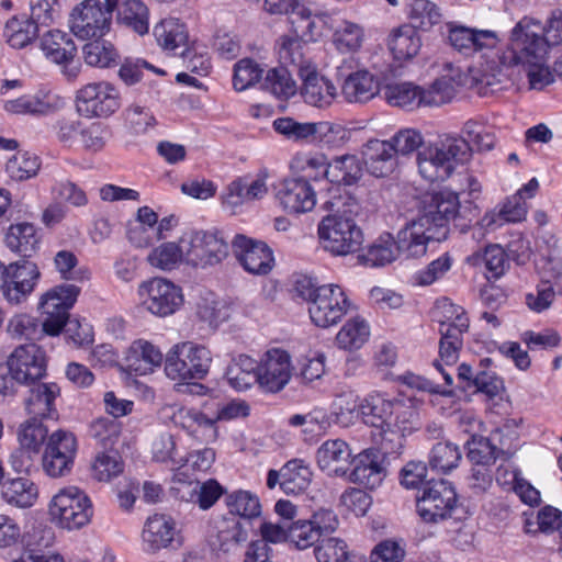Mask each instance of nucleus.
Here are the masks:
<instances>
[{"label": "nucleus", "mask_w": 562, "mask_h": 562, "mask_svg": "<svg viewBox=\"0 0 562 562\" xmlns=\"http://www.w3.org/2000/svg\"><path fill=\"white\" fill-rule=\"evenodd\" d=\"M550 48L542 34L541 21L532 16L520 19L509 33L505 48L498 45L487 56L490 75L480 79L486 87L487 94L501 89L507 75L505 69L520 66L528 77L530 88L542 90L553 83V74L548 65Z\"/></svg>", "instance_id": "obj_1"}, {"label": "nucleus", "mask_w": 562, "mask_h": 562, "mask_svg": "<svg viewBox=\"0 0 562 562\" xmlns=\"http://www.w3.org/2000/svg\"><path fill=\"white\" fill-rule=\"evenodd\" d=\"M459 195L451 191L437 192L417 220L397 234L396 250L406 257H422L429 241H443L450 233V222L459 214Z\"/></svg>", "instance_id": "obj_2"}, {"label": "nucleus", "mask_w": 562, "mask_h": 562, "mask_svg": "<svg viewBox=\"0 0 562 562\" xmlns=\"http://www.w3.org/2000/svg\"><path fill=\"white\" fill-rule=\"evenodd\" d=\"M471 151L472 147L465 138L454 135L441 136L418 151V172L431 183L443 182L453 175L458 166L470 159Z\"/></svg>", "instance_id": "obj_3"}, {"label": "nucleus", "mask_w": 562, "mask_h": 562, "mask_svg": "<svg viewBox=\"0 0 562 562\" xmlns=\"http://www.w3.org/2000/svg\"><path fill=\"white\" fill-rule=\"evenodd\" d=\"M295 290L308 302L312 322L322 328L336 325L350 307V301L342 288L337 284L315 286L310 279L304 277L296 280Z\"/></svg>", "instance_id": "obj_4"}, {"label": "nucleus", "mask_w": 562, "mask_h": 562, "mask_svg": "<svg viewBox=\"0 0 562 562\" xmlns=\"http://www.w3.org/2000/svg\"><path fill=\"white\" fill-rule=\"evenodd\" d=\"M450 44L459 52L470 54L472 52L480 53V63L469 69V87L475 90L481 95H486L485 83L480 79L490 75L487 69L488 59L493 58L487 56L494 52L499 45V38L494 31L490 30H475L465 26H453L449 30L448 35Z\"/></svg>", "instance_id": "obj_5"}, {"label": "nucleus", "mask_w": 562, "mask_h": 562, "mask_svg": "<svg viewBox=\"0 0 562 562\" xmlns=\"http://www.w3.org/2000/svg\"><path fill=\"white\" fill-rule=\"evenodd\" d=\"M249 406L244 402H231L218 406L212 413L195 408H180L173 414V423L201 443H212L218 437L217 422L245 417Z\"/></svg>", "instance_id": "obj_6"}, {"label": "nucleus", "mask_w": 562, "mask_h": 562, "mask_svg": "<svg viewBox=\"0 0 562 562\" xmlns=\"http://www.w3.org/2000/svg\"><path fill=\"white\" fill-rule=\"evenodd\" d=\"M212 352L193 341L176 344L166 355L165 372L172 381L203 380L212 364Z\"/></svg>", "instance_id": "obj_7"}, {"label": "nucleus", "mask_w": 562, "mask_h": 562, "mask_svg": "<svg viewBox=\"0 0 562 562\" xmlns=\"http://www.w3.org/2000/svg\"><path fill=\"white\" fill-rule=\"evenodd\" d=\"M50 520L61 529L79 530L87 526L93 515L88 495L77 486L60 488L48 504Z\"/></svg>", "instance_id": "obj_8"}, {"label": "nucleus", "mask_w": 562, "mask_h": 562, "mask_svg": "<svg viewBox=\"0 0 562 562\" xmlns=\"http://www.w3.org/2000/svg\"><path fill=\"white\" fill-rule=\"evenodd\" d=\"M318 237L323 248L334 256L355 254L363 243V233L356 221L339 214H329L321 221Z\"/></svg>", "instance_id": "obj_9"}, {"label": "nucleus", "mask_w": 562, "mask_h": 562, "mask_svg": "<svg viewBox=\"0 0 562 562\" xmlns=\"http://www.w3.org/2000/svg\"><path fill=\"white\" fill-rule=\"evenodd\" d=\"M184 260L193 267L221 263L229 252L228 243L217 232H190L182 235Z\"/></svg>", "instance_id": "obj_10"}, {"label": "nucleus", "mask_w": 562, "mask_h": 562, "mask_svg": "<svg viewBox=\"0 0 562 562\" xmlns=\"http://www.w3.org/2000/svg\"><path fill=\"white\" fill-rule=\"evenodd\" d=\"M41 277L37 266L29 260L4 265L0 261V292L11 305H19L34 291Z\"/></svg>", "instance_id": "obj_11"}, {"label": "nucleus", "mask_w": 562, "mask_h": 562, "mask_svg": "<svg viewBox=\"0 0 562 562\" xmlns=\"http://www.w3.org/2000/svg\"><path fill=\"white\" fill-rule=\"evenodd\" d=\"M442 311L445 319H439V344L440 363L446 366L454 364L459 359V351L462 347V335L469 329V318L462 307L451 302L443 301L438 306Z\"/></svg>", "instance_id": "obj_12"}, {"label": "nucleus", "mask_w": 562, "mask_h": 562, "mask_svg": "<svg viewBox=\"0 0 562 562\" xmlns=\"http://www.w3.org/2000/svg\"><path fill=\"white\" fill-rule=\"evenodd\" d=\"M76 108L79 114L86 117H109L120 106V93L108 81L89 82L76 93Z\"/></svg>", "instance_id": "obj_13"}, {"label": "nucleus", "mask_w": 562, "mask_h": 562, "mask_svg": "<svg viewBox=\"0 0 562 562\" xmlns=\"http://www.w3.org/2000/svg\"><path fill=\"white\" fill-rule=\"evenodd\" d=\"M458 498L454 487L447 480L429 481L417 496V513L426 522H436L451 516Z\"/></svg>", "instance_id": "obj_14"}, {"label": "nucleus", "mask_w": 562, "mask_h": 562, "mask_svg": "<svg viewBox=\"0 0 562 562\" xmlns=\"http://www.w3.org/2000/svg\"><path fill=\"white\" fill-rule=\"evenodd\" d=\"M80 289L74 284L56 285L41 299L40 307L46 314L43 330L49 336H57L65 327L69 310L77 301Z\"/></svg>", "instance_id": "obj_15"}, {"label": "nucleus", "mask_w": 562, "mask_h": 562, "mask_svg": "<svg viewBox=\"0 0 562 562\" xmlns=\"http://www.w3.org/2000/svg\"><path fill=\"white\" fill-rule=\"evenodd\" d=\"M77 453L72 432L58 429L49 435L42 457L44 472L50 477H63L71 472Z\"/></svg>", "instance_id": "obj_16"}, {"label": "nucleus", "mask_w": 562, "mask_h": 562, "mask_svg": "<svg viewBox=\"0 0 562 562\" xmlns=\"http://www.w3.org/2000/svg\"><path fill=\"white\" fill-rule=\"evenodd\" d=\"M111 20L99 0H83L71 10L69 27L81 40L102 37L110 30Z\"/></svg>", "instance_id": "obj_17"}, {"label": "nucleus", "mask_w": 562, "mask_h": 562, "mask_svg": "<svg viewBox=\"0 0 562 562\" xmlns=\"http://www.w3.org/2000/svg\"><path fill=\"white\" fill-rule=\"evenodd\" d=\"M408 413L414 416L412 406H406L401 401H393L385 397L384 394L372 392L360 402V416L366 425L380 429L383 440H392L387 435H394L390 429L389 419L394 413Z\"/></svg>", "instance_id": "obj_18"}, {"label": "nucleus", "mask_w": 562, "mask_h": 562, "mask_svg": "<svg viewBox=\"0 0 562 562\" xmlns=\"http://www.w3.org/2000/svg\"><path fill=\"white\" fill-rule=\"evenodd\" d=\"M139 295L145 297L146 308L157 316L173 314L183 302L181 289L162 278L143 282L139 285Z\"/></svg>", "instance_id": "obj_19"}, {"label": "nucleus", "mask_w": 562, "mask_h": 562, "mask_svg": "<svg viewBox=\"0 0 562 562\" xmlns=\"http://www.w3.org/2000/svg\"><path fill=\"white\" fill-rule=\"evenodd\" d=\"M48 428L40 419L30 418L18 430L19 449L11 454V464L16 472L27 471L33 458L37 456L45 440Z\"/></svg>", "instance_id": "obj_20"}, {"label": "nucleus", "mask_w": 562, "mask_h": 562, "mask_svg": "<svg viewBox=\"0 0 562 562\" xmlns=\"http://www.w3.org/2000/svg\"><path fill=\"white\" fill-rule=\"evenodd\" d=\"M20 384H31L42 379L46 372L45 351L36 344L16 347L7 360Z\"/></svg>", "instance_id": "obj_21"}, {"label": "nucleus", "mask_w": 562, "mask_h": 562, "mask_svg": "<svg viewBox=\"0 0 562 562\" xmlns=\"http://www.w3.org/2000/svg\"><path fill=\"white\" fill-rule=\"evenodd\" d=\"M232 247L239 263L247 272L263 276L271 271L274 258L266 243L245 235H236Z\"/></svg>", "instance_id": "obj_22"}, {"label": "nucleus", "mask_w": 562, "mask_h": 562, "mask_svg": "<svg viewBox=\"0 0 562 562\" xmlns=\"http://www.w3.org/2000/svg\"><path fill=\"white\" fill-rule=\"evenodd\" d=\"M282 209L290 214L312 211L316 205V192L306 177L284 179L276 193Z\"/></svg>", "instance_id": "obj_23"}, {"label": "nucleus", "mask_w": 562, "mask_h": 562, "mask_svg": "<svg viewBox=\"0 0 562 562\" xmlns=\"http://www.w3.org/2000/svg\"><path fill=\"white\" fill-rule=\"evenodd\" d=\"M290 355L278 348L266 351L258 363L259 385L268 392H279L291 379Z\"/></svg>", "instance_id": "obj_24"}, {"label": "nucleus", "mask_w": 562, "mask_h": 562, "mask_svg": "<svg viewBox=\"0 0 562 562\" xmlns=\"http://www.w3.org/2000/svg\"><path fill=\"white\" fill-rule=\"evenodd\" d=\"M348 480L366 488L374 490L385 477L383 457L376 449L369 448L353 457Z\"/></svg>", "instance_id": "obj_25"}, {"label": "nucleus", "mask_w": 562, "mask_h": 562, "mask_svg": "<svg viewBox=\"0 0 562 562\" xmlns=\"http://www.w3.org/2000/svg\"><path fill=\"white\" fill-rule=\"evenodd\" d=\"M64 104V100L48 90H38L33 94H23L7 100L3 104L5 112L14 115H47Z\"/></svg>", "instance_id": "obj_26"}, {"label": "nucleus", "mask_w": 562, "mask_h": 562, "mask_svg": "<svg viewBox=\"0 0 562 562\" xmlns=\"http://www.w3.org/2000/svg\"><path fill=\"white\" fill-rule=\"evenodd\" d=\"M541 263H538L537 268L542 282L525 296L527 307L535 313H542L551 307L555 291L550 282L560 277L562 268L560 260H541Z\"/></svg>", "instance_id": "obj_27"}, {"label": "nucleus", "mask_w": 562, "mask_h": 562, "mask_svg": "<svg viewBox=\"0 0 562 562\" xmlns=\"http://www.w3.org/2000/svg\"><path fill=\"white\" fill-rule=\"evenodd\" d=\"M352 459L349 445L341 439L326 440L316 451L317 465L329 476H345Z\"/></svg>", "instance_id": "obj_28"}, {"label": "nucleus", "mask_w": 562, "mask_h": 562, "mask_svg": "<svg viewBox=\"0 0 562 562\" xmlns=\"http://www.w3.org/2000/svg\"><path fill=\"white\" fill-rule=\"evenodd\" d=\"M177 536L175 520L164 514H155L145 521L142 541L146 551L157 552L172 544Z\"/></svg>", "instance_id": "obj_29"}, {"label": "nucleus", "mask_w": 562, "mask_h": 562, "mask_svg": "<svg viewBox=\"0 0 562 562\" xmlns=\"http://www.w3.org/2000/svg\"><path fill=\"white\" fill-rule=\"evenodd\" d=\"M329 16L327 14H313L310 8L301 3L288 16L290 25L289 35L316 42L323 36Z\"/></svg>", "instance_id": "obj_30"}, {"label": "nucleus", "mask_w": 562, "mask_h": 562, "mask_svg": "<svg viewBox=\"0 0 562 562\" xmlns=\"http://www.w3.org/2000/svg\"><path fill=\"white\" fill-rule=\"evenodd\" d=\"M308 43L314 42L303 41V38L289 34L279 36L276 42V49L283 67H292L299 76L313 68L314 65L307 55Z\"/></svg>", "instance_id": "obj_31"}, {"label": "nucleus", "mask_w": 562, "mask_h": 562, "mask_svg": "<svg viewBox=\"0 0 562 562\" xmlns=\"http://www.w3.org/2000/svg\"><path fill=\"white\" fill-rule=\"evenodd\" d=\"M303 80L302 95L304 101L313 106L327 108L337 97L335 85L327 78L319 76L315 66L300 75Z\"/></svg>", "instance_id": "obj_32"}, {"label": "nucleus", "mask_w": 562, "mask_h": 562, "mask_svg": "<svg viewBox=\"0 0 562 562\" xmlns=\"http://www.w3.org/2000/svg\"><path fill=\"white\" fill-rule=\"evenodd\" d=\"M60 389L55 383H40L30 390L25 400V409L33 419L54 418L57 416L55 400Z\"/></svg>", "instance_id": "obj_33"}, {"label": "nucleus", "mask_w": 562, "mask_h": 562, "mask_svg": "<svg viewBox=\"0 0 562 562\" xmlns=\"http://www.w3.org/2000/svg\"><path fill=\"white\" fill-rule=\"evenodd\" d=\"M41 236L29 222L11 224L4 234L5 246L22 257H32L38 249Z\"/></svg>", "instance_id": "obj_34"}, {"label": "nucleus", "mask_w": 562, "mask_h": 562, "mask_svg": "<svg viewBox=\"0 0 562 562\" xmlns=\"http://www.w3.org/2000/svg\"><path fill=\"white\" fill-rule=\"evenodd\" d=\"M395 155L387 140H369L363 150L367 170L376 178L389 176L395 167Z\"/></svg>", "instance_id": "obj_35"}, {"label": "nucleus", "mask_w": 562, "mask_h": 562, "mask_svg": "<svg viewBox=\"0 0 562 562\" xmlns=\"http://www.w3.org/2000/svg\"><path fill=\"white\" fill-rule=\"evenodd\" d=\"M161 351L151 342L137 339L132 342L126 352V363L131 371L145 375L162 363Z\"/></svg>", "instance_id": "obj_36"}, {"label": "nucleus", "mask_w": 562, "mask_h": 562, "mask_svg": "<svg viewBox=\"0 0 562 562\" xmlns=\"http://www.w3.org/2000/svg\"><path fill=\"white\" fill-rule=\"evenodd\" d=\"M378 92V81L364 69L349 74L341 85V94L349 103H364L374 98Z\"/></svg>", "instance_id": "obj_37"}, {"label": "nucleus", "mask_w": 562, "mask_h": 562, "mask_svg": "<svg viewBox=\"0 0 562 562\" xmlns=\"http://www.w3.org/2000/svg\"><path fill=\"white\" fill-rule=\"evenodd\" d=\"M387 46L397 60L414 58L422 48V38L413 25L403 24L391 31Z\"/></svg>", "instance_id": "obj_38"}, {"label": "nucleus", "mask_w": 562, "mask_h": 562, "mask_svg": "<svg viewBox=\"0 0 562 562\" xmlns=\"http://www.w3.org/2000/svg\"><path fill=\"white\" fill-rule=\"evenodd\" d=\"M45 57L54 64L72 61L77 48L72 38L60 30L47 31L40 41Z\"/></svg>", "instance_id": "obj_39"}, {"label": "nucleus", "mask_w": 562, "mask_h": 562, "mask_svg": "<svg viewBox=\"0 0 562 562\" xmlns=\"http://www.w3.org/2000/svg\"><path fill=\"white\" fill-rule=\"evenodd\" d=\"M2 499L18 508L32 507L38 498L36 484L27 477H16L1 485Z\"/></svg>", "instance_id": "obj_40"}, {"label": "nucleus", "mask_w": 562, "mask_h": 562, "mask_svg": "<svg viewBox=\"0 0 562 562\" xmlns=\"http://www.w3.org/2000/svg\"><path fill=\"white\" fill-rule=\"evenodd\" d=\"M330 414L335 424L349 427L360 415V403L357 393L350 387H341L335 393L330 404Z\"/></svg>", "instance_id": "obj_41"}, {"label": "nucleus", "mask_w": 562, "mask_h": 562, "mask_svg": "<svg viewBox=\"0 0 562 562\" xmlns=\"http://www.w3.org/2000/svg\"><path fill=\"white\" fill-rule=\"evenodd\" d=\"M363 175L362 164L355 155H342L329 161L326 179L333 183L352 186Z\"/></svg>", "instance_id": "obj_42"}, {"label": "nucleus", "mask_w": 562, "mask_h": 562, "mask_svg": "<svg viewBox=\"0 0 562 562\" xmlns=\"http://www.w3.org/2000/svg\"><path fill=\"white\" fill-rule=\"evenodd\" d=\"M226 379L232 387L245 391L259 384L258 362L247 355H239L227 367Z\"/></svg>", "instance_id": "obj_43"}, {"label": "nucleus", "mask_w": 562, "mask_h": 562, "mask_svg": "<svg viewBox=\"0 0 562 562\" xmlns=\"http://www.w3.org/2000/svg\"><path fill=\"white\" fill-rule=\"evenodd\" d=\"M371 335L368 322L356 316L348 319L336 335V344L338 348L355 351L362 348L369 340Z\"/></svg>", "instance_id": "obj_44"}, {"label": "nucleus", "mask_w": 562, "mask_h": 562, "mask_svg": "<svg viewBox=\"0 0 562 562\" xmlns=\"http://www.w3.org/2000/svg\"><path fill=\"white\" fill-rule=\"evenodd\" d=\"M3 36L12 48L21 49L37 38L38 27L26 15H13L4 25Z\"/></svg>", "instance_id": "obj_45"}, {"label": "nucleus", "mask_w": 562, "mask_h": 562, "mask_svg": "<svg viewBox=\"0 0 562 562\" xmlns=\"http://www.w3.org/2000/svg\"><path fill=\"white\" fill-rule=\"evenodd\" d=\"M312 471L303 460H291L281 469L280 487L285 494L297 495L311 484Z\"/></svg>", "instance_id": "obj_46"}, {"label": "nucleus", "mask_w": 562, "mask_h": 562, "mask_svg": "<svg viewBox=\"0 0 562 562\" xmlns=\"http://www.w3.org/2000/svg\"><path fill=\"white\" fill-rule=\"evenodd\" d=\"M55 542L53 527L45 522H33L22 529L21 542L22 554H40L43 550L52 547Z\"/></svg>", "instance_id": "obj_47"}, {"label": "nucleus", "mask_w": 562, "mask_h": 562, "mask_svg": "<svg viewBox=\"0 0 562 562\" xmlns=\"http://www.w3.org/2000/svg\"><path fill=\"white\" fill-rule=\"evenodd\" d=\"M154 35L159 46L169 52L184 47L188 42L186 25L176 18L161 20L154 27Z\"/></svg>", "instance_id": "obj_48"}, {"label": "nucleus", "mask_w": 562, "mask_h": 562, "mask_svg": "<svg viewBox=\"0 0 562 562\" xmlns=\"http://www.w3.org/2000/svg\"><path fill=\"white\" fill-rule=\"evenodd\" d=\"M471 266H480L484 262L488 272L487 279H499L509 267L508 257L504 248L497 244L485 247L484 252H473L467 258Z\"/></svg>", "instance_id": "obj_49"}, {"label": "nucleus", "mask_w": 562, "mask_h": 562, "mask_svg": "<svg viewBox=\"0 0 562 562\" xmlns=\"http://www.w3.org/2000/svg\"><path fill=\"white\" fill-rule=\"evenodd\" d=\"M215 460V452L211 448H204L191 452L173 473V481L179 483H193L195 472L207 471Z\"/></svg>", "instance_id": "obj_50"}, {"label": "nucleus", "mask_w": 562, "mask_h": 562, "mask_svg": "<svg viewBox=\"0 0 562 562\" xmlns=\"http://www.w3.org/2000/svg\"><path fill=\"white\" fill-rule=\"evenodd\" d=\"M406 5L409 25L415 29L428 31L441 21L440 9L430 0H406Z\"/></svg>", "instance_id": "obj_51"}, {"label": "nucleus", "mask_w": 562, "mask_h": 562, "mask_svg": "<svg viewBox=\"0 0 562 562\" xmlns=\"http://www.w3.org/2000/svg\"><path fill=\"white\" fill-rule=\"evenodd\" d=\"M461 459L462 452L458 445L440 441L431 448L428 463L431 470L447 474L459 465Z\"/></svg>", "instance_id": "obj_52"}, {"label": "nucleus", "mask_w": 562, "mask_h": 562, "mask_svg": "<svg viewBox=\"0 0 562 562\" xmlns=\"http://www.w3.org/2000/svg\"><path fill=\"white\" fill-rule=\"evenodd\" d=\"M383 93L387 103L393 106L408 110L422 106L420 87L412 82L390 83Z\"/></svg>", "instance_id": "obj_53"}, {"label": "nucleus", "mask_w": 562, "mask_h": 562, "mask_svg": "<svg viewBox=\"0 0 562 562\" xmlns=\"http://www.w3.org/2000/svg\"><path fill=\"white\" fill-rule=\"evenodd\" d=\"M41 169V159L30 151H16L5 164V173L14 181L34 178Z\"/></svg>", "instance_id": "obj_54"}, {"label": "nucleus", "mask_w": 562, "mask_h": 562, "mask_svg": "<svg viewBox=\"0 0 562 562\" xmlns=\"http://www.w3.org/2000/svg\"><path fill=\"white\" fill-rule=\"evenodd\" d=\"M117 20L139 35L149 30V13L140 0H126L119 10Z\"/></svg>", "instance_id": "obj_55"}, {"label": "nucleus", "mask_w": 562, "mask_h": 562, "mask_svg": "<svg viewBox=\"0 0 562 562\" xmlns=\"http://www.w3.org/2000/svg\"><path fill=\"white\" fill-rule=\"evenodd\" d=\"M95 38L82 47L86 64L99 68H106L115 64L119 55L112 43L101 40V37Z\"/></svg>", "instance_id": "obj_56"}, {"label": "nucleus", "mask_w": 562, "mask_h": 562, "mask_svg": "<svg viewBox=\"0 0 562 562\" xmlns=\"http://www.w3.org/2000/svg\"><path fill=\"white\" fill-rule=\"evenodd\" d=\"M273 128L286 138L299 142L315 137L317 132H323L327 126L316 125V123L311 122L301 123L292 117L285 116L274 120Z\"/></svg>", "instance_id": "obj_57"}, {"label": "nucleus", "mask_w": 562, "mask_h": 562, "mask_svg": "<svg viewBox=\"0 0 562 562\" xmlns=\"http://www.w3.org/2000/svg\"><path fill=\"white\" fill-rule=\"evenodd\" d=\"M456 80L450 76L436 79L428 89L420 88L422 106H439L452 100L456 94Z\"/></svg>", "instance_id": "obj_58"}, {"label": "nucleus", "mask_w": 562, "mask_h": 562, "mask_svg": "<svg viewBox=\"0 0 562 562\" xmlns=\"http://www.w3.org/2000/svg\"><path fill=\"white\" fill-rule=\"evenodd\" d=\"M184 259V250L182 248V236L179 243H164L154 248L147 256L150 266L161 270L175 269L181 260Z\"/></svg>", "instance_id": "obj_59"}, {"label": "nucleus", "mask_w": 562, "mask_h": 562, "mask_svg": "<svg viewBox=\"0 0 562 562\" xmlns=\"http://www.w3.org/2000/svg\"><path fill=\"white\" fill-rule=\"evenodd\" d=\"M123 472V461L117 451L108 449L99 452L91 465L92 476L100 482H109Z\"/></svg>", "instance_id": "obj_60"}, {"label": "nucleus", "mask_w": 562, "mask_h": 562, "mask_svg": "<svg viewBox=\"0 0 562 562\" xmlns=\"http://www.w3.org/2000/svg\"><path fill=\"white\" fill-rule=\"evenodd\" d=\"M363 29L353 22L341 21L334 32V44L341 53L357 52L363 43Z\"/></svg>", "instance_id": "obj_61"}, {"label": "nucleus", "mask_w": 562, "mask_h": 562, "mask_svg": "<svg viewBox=\"0 0 562 562\" xmlns=\"http://www.w3.org/2000/svg\"><path fill=\"white\" fill-rule=\"evenodd\" d=\"M226 506L231 514L252 519L261 514V505L257 495L249 491H235L226 496Z\"/></svg>", "instance_id": "obj_62"}, {"label": "nucleus", "mask_w": 562, "mask_h": 562, "mask_svg": "<svg viewBox=\"0 0 562 562\" xmlns=\"http://www.w3.org/2000/svg\"><path fill=\"white\" fill-rule=\"evenodd\" d=\"M263 88L280 99H290L296 92V83L286 67L270 69L265 78Z\"/></svg>", "instance_id": "obj_63"}, {"label": "nucleus", "mask_w": 562, "mask_h": 562, "mask_svg": "<svg viewBox=\"0 0 562 562\" xmlns=\"http://www.w3.org/2000/svg\"><path fill=\"white\" fill-rule=\"evenodd\" d=\"M89 432L100 448L113 449L120 439L121 424L108 417H100L91 423Z\"/></svg>", "instance_id": "obj_64"}]
</instances>
